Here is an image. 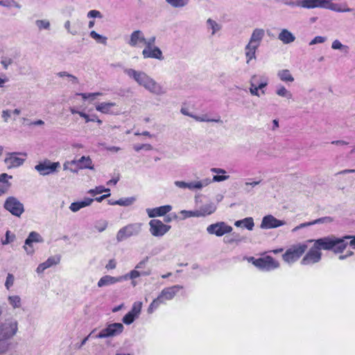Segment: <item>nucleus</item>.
I'll return each instance as SVG.
<instances>
[{"instance_id":"obj_1","label":"nucleus","mask_w":355,"mask_h":355,"mask_svg":"<svg viewBox=\"0 0 355 355\" xmlns=\"http://www.w3.org/2000/svg\"><path fill=\"white\" fill-rule=\"evenodd\" d=\"M315 247L320 251L332 250L335 253L342 252L349 245L355 249V236H347L343 238H337L334 236L322 237L316 240H312Z\"/></svg>"},{"instance_id":"obj_2","label":"nucleus","mask_w":355,"mask_h":355,"mask_svg":"<svg viewBox=\"0 0 355 355\" xmlns=\"http://www.w3.org/2000/svg\"><path fill=\"white\" fill-rule=\"evenodd\" d=\"M123 72L139 86L143 87L153 94L161 96L166 93L163 87L144 71L126 68Z\"/></svg>"},{"instance_id":"obj_3","label":"nucleus","mask_w":355,"mask_h":355,"mask_svg":"<svg viewBox=\"0 0 355 355\" xmlns=\"http://www.w3.org/2000/svg\"><path fill=\"white\" fill-rule=\"evenodd\" d=\"M303 8H324L338 12H349L352 9L345 6L342 7L337 3H331V0H302L299 4Z\"/></svg>"},{"instance_id":"obj_4","label":"nucleus","mask_w":355,"mask_h":355,"mask_svg":"<svg viewBox=\"0 0 355 355\" xmlns=\"http://www.w3.org/2000/svg\"><path fill=\"white\" fill-rule=\"evenodd\" d=\"M307 249L306 244H297L291 246L282 255L283 260L288 263H293L300 259Z\"/></svg>"},{"instance_id":"obj_5","label":"nucleus","mask_w":355,"mask_h":355,"mask_svg":"<svg viewBox=\"0 0 355 355\" xmlns=\"http://www.w3.org/2000/svg\"><path fill=\"white\" fill-rule=\"evenodd\" d=\"M141 230V223H131L121 228L116 234V240L121 242L130 236L138 235Z\"/></svg>"},{"instance_id":"obj_6","label":"nucleus","mask_w":355,"mask_h":355,"mask_svg":"<svg viewBox=\"0 0 355 355\" xmlns=\"http://www.w3.org/2000/svg\"><path fill=\"white\" fill-rule=\"evenodd\" d=\"M249 261H252V263L257 268L266 271L274 270L279 266V262L270 256H266L257 259L254 257H250Z\"/></svg>"},{"instance_id":"obj_7","label":"nucleus","mask_w":355,"mask_h":355,"mask_svg":"<svg viewBox=\"0 0 355 355\" xmlns=\"http://www.w3.org/2000/svg\"><path fill=\"white\" fill-rule=\"evenodd\" d=\"M149 232L155 237H162L171 228V225L164 224L159 219H152L149 222Z\"/></svg>"},{"instance_id":"obj_8","label":"nucleus","mask_w":355,"mask_h":355,"mask_svg":"<svg viewBox=\"0 0 355 355\" xmlns=\"http://www.w3.org/2000/svg\"><path fill=\"white\" fill-rule=\"evenodd\" d=\"M3 207L13 216L19 217L24 211V205L15 197H8Z\"/></svg>"},{"instance_id":"obj_9","label":"nucleus","mask_w":355,"mask_h":355,"mask_svg":"<svg viewBox=\"0 0 355 355\" xmlns=\"http://www.w3.org/2000/svg\"><path fill=\"white\" fill-rule=\"evenodd\" d=\"M124 327L121 323H112L103 329L98 334L95 336L96 338H105L114 337L121 334L123 331Z\"/></svg>"},{"instance_id":"obj_10","label":"nucleus","mask_w":355,"mask_h":355,"mask_svg":"<svg viewBox=\"0 0 355 355\" xmlns=\"http://www.w3.org/2000/svg\"><path fill=\"white\" fill-rule=\"evenodd\" d=\"M17 329L16 320H9L3 323L0 325V341L12 338L16 334Z\"/></svg>"},{"instance_id":"obj_11","label":"nucleus","mask_w":355,"mask_h":355,"mask_svg":"<svg viewBox=\"0 0 355 355\" xmlns=\"http://www.w3.org/2000/svg\"><path fill=\"white\" fill-rule=\"evenodd\" d=\"M60 166V163L52 162L49 159H45L42 162H40L35 166V169L42 175H47L54 173Z\"/></svg>"},{"instance_id":"obj_12","label":"nucleus","mask_w":355,"mask_h":355,"mask_svg":"<svg viewBox=\"0 0 355 355\" xmlns=\"http://www.w3.org/2000/svg\"><path fill=\"white\" fill-rule=\"evenodd\" d=\"M232 231V227L225 222H218L207 227V232L209 234H215L217 236H222L225 234L230 233Z\"/></svg>"},{"instance_id":"obj_13","label":"nucleus","mask_w":355,"mask_h":355,"mask_svg":"<svg viewBox=\"0 0 355 355\" xmlns=\"http://www.w3.org/2000/svg\"><path fill=\"white\" fill-rule=\"evenodd\" d=\"M321 257V252L313 244V246L302 259L301 263L302 265H310L318 263L320 261Z\"/></svg>"},{"instance_id":"obj_14","label":"nucleus","mask_w":355,"mask_h":355,"mask_svg":"<svg viewBox=\"0 0 355 355\" xmlns=\"http://www.w3.org/2000/svg\"><path fill=\"white\" fill-rule=\"evenodd\" d=\"M18 155L26 156V153H8L6 154L4 162L9 168L19 167L24 164L25 159L17 157Z\"/></svg>"},{"instance_id":"obj_15","label":"nucleus","mask_w":355,"mask_h":355,"mask_svg":"<svg viewBox=\"0 0 355 355\" xmlns=\"http://www.w3.org/2000/svg\"><path fill=\"white\" fill-rule=\"evenodd\" d=\"M183 286L180 285H174L170 287L164 288L158 295L163 303L165 301L171 300L174 298L180 290L182 289Z\"/></svg>"},{"instance_id":"obj_16","label":"nucleus","mask_w":355,"mask_h":355,"mask_svg":"<svg viewBox=\"0 0 355 355\" xmlns=\"http://www.w3.org/2000/svg\"><path fill=\"white\" fill-rule=\"evenodd\" d=\"M44 241L41 235L36 232H31L25 240L24 250L27 254H31L33 253V243H42Z\"/></svg>"},{"instance_id":"obj_17","label":"nucleus","mask_w":355,"mask_h":355,"mask_svg":"<svg viewBox=\"0 0 355 355\" xmlns=\"http://www.w3.org/2000/svg\"><path fill=\"white\" fill-rule=\"evenodd\" d=\"M285 224V221L278 220L272 215H267L263 218L260 227L261 229H272Z\"/></svg>"},{"instance_id":"obj_18","label":"nucleus","mask_w":355,"mask_h":355,"mask_svg":"<svg viewBox=\"0 0 355 355\" xmlns=\"http://www.w3.org/2000/svg\"><path fill=\"white\" fill-rule=\"evenodd\" d=\"M127 280V277H112L110 275H105L102 277L98 282V287L108 286Z\"/></svg>"},{"instance_id":"obj_19","label":"nucleus","mask_w":355,"mask_h":355,"mask_svg":"<svg viewBox=\"0 0 355 355\" xmlns=\"http://www.w3.org/2000/svg\"><path fill=\"white\" fill-rule=\"evenodd\" d=\"M144 58H154L159 60H164L162 51L158 46L144 48L142 51Z\"/></svg>"},{"instance_id":"obj_20","label":"nucleus","mask_w":355,"mask_h":355,"mask_svg":"<svg viewBox=\"0 0 355 355\" xmlns=\"http://www.w3.org/2000/svg\"><path fill=\"white\" fill-rule=\"evenodd\" d=\"M172 207L171 205H164L155 208L146 209V213L150 218H155L157 216H165L167 213L171 211Z\"/></svg>"},{"instance_id":"obj_21","label":"nucleus","mask_w":355,"mask_h":355,"mask_svg":"<svg viewBox=\"0 0 355 355\" xmlns=\"http://www.w3.org/2000/svg\"><path fill=\"white\" fill-rule=\"evenodd\" d=\"M144 42H146V38L144 37L142 31L139 30L134 31L130 36V40L128 42V44L132 47L138 46L140 44H144Z\"/></svg>"},{"instance_id":"obj_22","label":"nucleus","mask_w":355,"mask_h":355,"mask_svg":"<svg viewBox=\"0 0 355 355\" xmlns=\"http://www.w3.org/2000/svg\"><path fill=\"white\" fill-rule=\"evenodd\" d=\"M76 162V166L80 169H94V164L89 156H82L80 159H73Z\"/></svg>"},{"instance_id":"obj_23","label":"nucleus","mask_w":355,"mask_h":355,"mask_svg":"<svg viewBox=\"0 0 355 355\" xmlns=\"http://www.w3.org/2000/svg\"><path fill=\"white\" fill-rule=\"evenodd\" d=\"M12 176L7 173L0 174V196L6 193L11 187V183L9 182Z\"/></svg>"},{"instance_id":"obj_24","label":"nucleus","mask_w":355,"mask_h":355,"mask_svg":"<svg viewBox=\"0 0 355 355\" xmlns=\"http://www.w3.org/2000/svg\"><path fill=\"white\" fill-rule=\"evenodd\" d=\"M264 35L265 31L263 29L255 28L251 35L249 43L259 47Z\"/></svg>"},{"instance_id":"obj_25","label":"nucleus","mask_w":355,"mask_h":355,"mask_svg":"<svg viewBox=\"0 0 355 355\" xmlns=\"http://www.w3.org/2000/svg\"><path fill=\"white\" fill-rule=\"evenodd\" d=\"M94 200L92 198H87L82 201L72 202L69 206V209L73 212H77L80 209L89 206Z\"/></svg>"},{"instance_id":"obj_26","label":"nucleus","mask_w":355,"mask_h":355,"mask_svg":"<svg viewBox=\"0 0 355 355\" xmlns=\"http://www.w3.org/2000/svg\"><path fill=\"white\" fill-rule=\"evenodd\" d=\"M278 39L284 44H290L295 41V35L287 29H282L278 35Z\"/></svg>"},{"instance_id":"obj_27","label":"nucleus","mask_w":355,"mask_h":355,"mask_svg":"<svg viewBox=\"0 0 355 355\" xmlns=\"http://www.w3.org/2000/svg\"><path fill=\"white\" fill-rule=\"evenodd\" d=\"M258 49L255 45L248 43L245 47V55L246 57V62L249 64L250 60L256 58V51Z\"/></svg>"},{"instance_id":"obj_28","label":"nucleus","mask_w":355,"mask_h":355,"mask_svg":"<svg viewBox=\"0 0 355 355\" xmlns=\"http://www.w3.org/2000/svg\"><path fill=\"white\" fill-rule=\"evenodd\" d=\"M211 182V181L208 178L204 179L201 181L187 182V189L190 190L201 189L202 187L207 186Z\"/></svg>"},{"instance_id":"obj_29","label":"nucleus","mask_w":355,"mask_h":355,"mask_svg":"<svg viewBox=\"0 0 355 355\" xmlns=\"http://www.w3.org/2000/svg\"><path fill=\"white\" fill-rule=\"evenodd\" d=\"M277 77L280 80L284 83H293L294 81V77L288 69H281L277 71Z\"/></svg>"},{"instance_id":"obj_30","label":"nucleus","mask_w":355,"mask_h":355,"mask_svg":"<svg viewBox=\"0 0 355 355\" xmlns=\"http://www.w3.org/2000/svg\"><path fill=\"white\" fill-rule=\"evenodd\" d=\"M114 106H116L115 103H101L96 105L95 108L103 114H112L111 108Z\"/></svg>"},{"instance_id":"obj_31","label":"nucleus","mask_w":355,"mask_h":355,"mask_svg":"<svg viewBox=\"0 0 355 355\" xmlns=\"http://www.w3.org/2000/svg\"><path fill=\"white\" fill-rule=\"evenodd\" d=\"M216 207L213 203L205 205L200 210H198L199 217L211 214L216 211Z\"/></svg>"},{"instance_id":"obj_32","label":"nucleus","mask_w":355,"mask_h":355,"mask_svg":"<svg viewBox=\"0 0 355 355\" xmlns=\"http://www.w3.org/2000/svg\"><path fill=\"white\" fill-rule=\"evenodd\" d=\"M150 274V270L146 271H139L138 269L131 270L129 273L123 275L122 277H127V279H135L140 276H148Z\"/></svg>"},{"instance_id":"obj_33","label":"nucleus","mask_w":355,"mask_h":355,"mask_svg":"<svg viewBox=\"0 0 355 355\" xmlns=\"http://www.w3.org/2000/svg\"><path fill=\"white\" fill-rule=\"evenodd\" d=\"M191 117L197 121L200 122H215L222 123L223 121L220 119V117L218 116L217 119H209L207 116L202 115V116H196V115H189Z\"/></svg>"},{"instance_id":"obj_34","label":"nucleus","mask_w":355,"mask_h":355,"mask_svg":"<svg viewBox=\"0 0 355 355\" xmlns=\"http://www.w3.org/2000/svg\"><path fill=\"white\" fill-rule=\"evenodd\" d=\"M206 23L207 28L211 30L212 35H214L218 31H219L221 29V25L210 18H209L207 20Z\"/></svg>"},{"instance_id":"obj_35","label":"nucleus","mask_w":355,"mask_h":355,"mask_svg":"<svg viewBox=\"0 0 355 355\" xmlns=\"http://www.w3.org/2000/svg\"><path fill=\"white\" fill-rule=\"evenodd\" d=\"M331 48L334 50H340L343 53L347 54L349 51V47L343 44L338 40H335L331 44Z\"/></svg>"},{"instance_id":"obj_36","label":"nucleus","mask_w":355,"mask_h":355,"mask_svg":"<svg viewBox=\"0 0 355 355\" xmlns=\"http://www.w3.org/2000/svg\"><path fill=\"white\" fill-rule=\"evenodd\" d=\"M276 94L281 97H285L287 99L293 98L292 93L283 85H280L277 87Z\"/></svg>"},{"instance_id":"obj_37","label":"nucleus","mask_w":355,"mask_h":355,"mask_svg":"<svg viewBox=\"0 0 355 355\" xmlns=\"http://www.w3.org/2000/svg\"><path fill=\"white\" fill-rule=\"evenodd\" d=\"M0 6L10 8L21 9V6L15 0H0Z\"/></svg>"},{"instance_id":"obj_38","label":"nucleus","mask_w":355,"mask_h":355,"mask_svg":"<svg viewBox=\"0 0 355 355\" xmlns=\"http://www.w3.org/2000/svg\"><path fill=\"white\" fill-rule=\"evenodd\" d=\"M257 78V75H253L251 77L250 81V92L252 95L259 97L260 94H259L258 90L260 89L258 88V86H256V85H255Z\"/></svg>"},{"instance_id":"obj_39","label":"nucleus","mask_w":355,"mask_h":355,"mask_svg":"<svg viewBox=\"0 0 355 355\" xmlns=\"http://www.w3.org/2000/svg\"><path fill=\"white\" fill-rule=\"evenodd\" d=\"M8 300L13 309L20 308L21 306V298L19 295H10L8 297Z\"/></svg>"},{"instance_id":"obj_40","label":"nucleus","mask_w":355,"mask_h":355,"mask_svg":"<svg viewBox=\"0 0 355 355\" xmlns=\"http://www.w3.org/2000/svg\"><path fill=\"white\" fill-rule=\"evenodd\" d=\"M142 307V303L141 302H135L132 306L131 310L129 311L130 313H132L137 318L139 317Z\"/></svg>"},{"instance_id":"obj_41","label":"nucleus","mask_w":355,"mask_h":355,"mask_svg":"<svg viewBox=\"0 0 355 355\" xmlns=\"http://www.w3.org/2000/svg\"><path fill=\"white\" fill-rule=\"evenodd\" d=\"M135 201V198L130 197L127 198H121L118 200H115L112 204H117L120 206H129L131 205Z\"/></svg>"},{"instance_id":"obj_42","label":"nucleus","mask_w":355,"mask_h":355,"mask_svg":"<svg viewBox=\"0 0 355 355\" xmlns=\"http://www.w3.org/2000/svg\"><path fill=\"white\" fill-rule=\"evenodd\" d=\"M63 168L64 170H69L75 173L78 172V168L76 166V162L74 160L65 162L63 164Z\"/></svg>"},{"instance_id":"obj_43","label":"nucleus","mask_w":355,"mask_h":355,"mask_svg":"<svg viewBox=\"0 0 355 355\" xmlns=\"http://www.w3.org/2000/svg\"><path fill=\"white\" fill-rule=\"evenodd\" d=\"M164 304L162 301L160 300V298L157 296V298L153 300V302L150 303L148 308V313H152L153 311L158 308V306L161 304Z\"/></svg>"},{"instance_id":"obj_44","label":"nucleus","mask_w":355,"mask_h":355,"mask_svg":"<svg viewBox=\"0 0 355 355\" xmlns=\"http://www.w3.org/2000/svg\"><path fill=\"white\" fill-rule=\"evenodd\" d=\"M89 35L92 38L96 40L99 43H101L103 44H107V37L97 33L94 31H91Z\"/></svg>"},{"instance_id":"obj_45","label":"nucleus","mask_w":355,"mask_h":355,"mask_svg":"<svg viewBox=\"0 0 355 355\" xmlns=\"http://www.w3.org/2000/svg\"><path fill=\"white\" fill-rule=\"evenodd\" d=\"M60 259L58 257H51L46 261L42 263L44 265V268L47 269L54 265L58 264L60 262Z\"/></svg>"},{"instance_id":"obj_46","label":"nucleus","mask_w":355,"mask_h":355,"mask_svg":"<svg viewBox=\"0 0 355 355\" xmlns=\"http://www.w3.org/2000/svg\"><path fill=\"white\" fill-rule=\"evenodd\" d=\"M168 4L174 8L184 7L187 4V0H165Z\"/></svg>"},{"instance_id":"obj_47","label":"nucleus","mask_w":355,"mask_h":355,"mask_svg":"<svg viewBox=\"0 0 355 355\" xmlns=\"http://www.w3.org/2000/svg\"><path fill=\"white\" fill-rule=\"evenodd\" d=\"M80 116L85 119L86 123H88L89 121H96L98 124L102 123V121L98 119V117L96 115H92L91 117H89V115L87 114L86 113L80 112Z\"/></svg>"},{"instance_id":"obj_48","label":"nucleus","mask_w":355,"mask_h":355,"mask_svg":"<svg viewBox=\"0 0 355 355\" xmlns=\"http://www.w3.org/2000/svg\"><path fill=\"white\" fill-rule=\"evenodd\" d=\"M35 24L40 30H48L50 28V22L46 19H38L35 21Z\"/></svg>"},{"instance_id":"obj_49","label":"nucleus","mask_w":355,"mask_h":355,"mask_svg":"<svg viewBox=\"0 0 355 355\" xmlns=\"http://www.w3.org/2000/svg\"><path fill=\"white\" fill-rule=\"evenodd\" d=\"M254 225V223L252 218L248 217L243 219V222L242 223V227H245L248 230H252Z\"/></svg>"},{"instance_id":"obj_50","label":"nucleus","mask_w":355,"mask_h":355,"mask_svg":"<svg viewBox=\"0 0 355 355\" xmlns=\"http://www.w3.org/2000/svg\"><path fill=\"white\" fill-rule=\"evenodd\" d=\"M104 191H110V189H106L103 186L96 187L94 189H90L88 193L92 196H95L98 193H101Z\"/></svg>"},{"instance_id":"obj_51","label":"nucleus","mask_w":355,"mask_h":355,"mask_svg":"<svg viewBox=\"0 0 355 355\" xmlns=\"http://www.w3.org/2000/svg\"><path fill=\"white\" fill-rule=\"evenodd\" d=\"M232 236V237H225L224 241L227 243H232L234 242L239 243L243 241V239L238 234H235V233H234Z\"/></svg>"},{"instance_id":"obj_52","label":"nucleus","mask_w":355,"mask_h":355,"mask_svg":"<svg viewBox=\"0 0 355 355\" xmlns=\"http://www.w3.org/2000/svg\"><path fill=\"white\" fill-rule=\"evenodd\" d=\"M57 76H58L59 77H69L71 78V80L72 81L73 83L74 84H78V78L71 75V74H69V73H67V71H61V72H58L57 73Z\"/></svg>"},{"instance_id":"obj_53","label":"nucleus","mask_w":355,"mask_h":355,"mask_svg":"<svg viewBox=\"0 0 355 355\" xmlns=\"http://www.w3.org/2000/svg\"><path fill=\"white\" fill-rule=\"evenodd\" d=\"M15 277L12 274L8 273L5 282L6 289L9 290L14 284Z\"/></svg>"},{"instance_id":"obj_54","label":"nucleus","mask_w":355,"mask_h":355,"mask_svg":"<svg viewBox=\"0 0 355 355\" xmlns=\"http://www.w3.org/2000/svg\"><path fill=\"white\" fill-rule=\"evenodd\" d=\"M13 63L12 58L8 56H3L1 58V64L5 69H7L8 66Z\"/></svg>"},{"instance_id":"obj_55","label":"nucleus","mask_w":355,"mask_h":355,"mask_svg":"<svg viewBox=\"0 0 355 355\" xmlns=\"http://www.w3.org/2000/svg\"><path fill=\"white\" fill-rule=\"evenodd\" d=\"M136 318H137L132 315V313H130L128 312L127 314L124 315V317L122 319V321L125 324H130L135 321Z\"/></svg>"},{"instance_id":"obj_56","label":"nucleus","mask_w":355,"mask_h":355,"mask_svg":"<svg viewBox=\"0 0 355 355\" xmlns=\"http://www.w3.org/2000/svg\"><path fill=\"white\" fill-rule=\"evenodd\" d=\"M133 148L137 152H139L143 149L145 150H151L153 149V146L148 144L135 145Z\"/></svg>"},{"instance_id":"obj_57","label":"nucleus","mask_w":355,"mask_h":355,"mask_svg":"<svg viewBox=\"0 0 355 355\" xmlns=\"http://www.w3.org/2000/svg\"><path fill=\"white\" fill-rule=\"evenodd\" d=\"M180 214L184 215L185 218L189 217H199L198 211H187L182 210L180 211Z\"/></svg>"},{"instance_id":"obj_58","label":"nucleus","mask_w":355,"mask_h":355,"mask_svg":"<svg viewBox=\"0 0 355 355\" xmlns=\"http://www.w3.org/2000/svg\"><path fill=\"white\" fill-rule=\"evenodd\" d=\"M327 41V37L323 36H316L310 42L309 45H314L316 44H322Z\"/></svg>"},{"instance_id":"obj_59","label":"nucleus","mask_w":355,"mask_h":355,"mask_svg":"<svg viewBox=\"0 0 355 355\" xmlns=\"http://www.w3.org/2000/svg\"><path fill=\"white\" fill-rule=\"evenodd\" d=\"M333 221V219L329 216H325L322 218H318L316 220H314L311 221L312 225L319 223H331Z\"/></svg>"},{"instance_id":"obj_60","label":"nucleus","mask_w":355,"mask_h":355,"mask_svg":"<svg viewBox=\"0 0 355 355\" xmlns=\"http://www.w3.org/2000/svg\"><path fill=\"white\" fill-rule=\"evenodd\" d=\"M87 17L88 18H102L101 12L96 10H92L87 12Z\"/></svg>"},{"instance_id":"obj_61","label":"nucleus","mask_w":355,"mask_h":355,"mask_svg":"<svg viewBox=\"0 0 355 355\" xmlns=\"http://www.w3.org/2000/svg\"><path fill=\"white\" fill-rule=\"evenodd\" d=\"M155 37L153 36V37H151L150 38L146 40V42H144V44L146 46L145 48H151V47H154V44L155 42Z\"/></svg>"},{"instance_id":"obj_62","label":"nucleus","mask_w":355,"mask_h":355,"mask_svg":"<svg viewBox=\"0 0 355 355\" xmlns=\"http://www.w3.org/2000/svg\"><path fill=\"white\" fill-rule=\"evenodd\" d=\"M64 26L69 33L71 34L72 35H76L78 34V31L76 30L71 29L70 21H69V20L66 21Z\"/></svg>"},{"instance_id":"obj_63","label":"nucleus","mask_w":355,"mask_h":355,"mask_svg":"<svg viewBox=\"0 0 355 355\" xmlns=\"http://www.w3.org/2000/svg\"><path fill=\"white\" fill-rule=\"evenodd\" d=\"M148 259H149L148 257H146L143 260L139 261L136 265L135 268L138 269V270H141L142 268H144L145 267L146 264L148 263Z\"/></svg>"},{"instance_id":"obj_64","label":"nucleus","mask_w":355,"mask_h":355,"mask_svg":"<svg viewBox=\"0 0 355 355\" xmlns=\"http://www.w3.org/2000/svg\"><path fill=\"white\" fill-rule=\"evenodd\" d=\"M10 116L11 112L10 110H6L2 111L1 117L3 119L4 122H8Z\"/></svg>"}]
</instances>
